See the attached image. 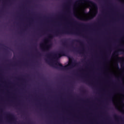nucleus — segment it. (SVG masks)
<instances>
[{"mask_svg": "<svg viewBox=\"0 0 124 124\" xmlns=\"http://www.w3.org/2000/svg\"><path fill=\"white\" fill-rule=\"evenodd\" d=\"M97 7L93 2L84 1L75 6V15L80 20H90L96 15Z\"/></svg>", "mask_w": 124, "mask_h": 124, "instance_id": "obj_1", "label": "nucleus"}, {"mask_svg": "<svg viewBox=\"0 0 124 124\" xmlns=\"http://www.w3.org/2000/svg\"><path fill=\"white\" fill-rule=\"evenodd\" d=\"M113 102L118 110H120V111H124V103H123V98L121 95H115L113 98Z\"/></svg>", "mask_w": 124, "mask_h": 124, "instance_id": "obj_2", "label": "nucleus"}, {"mask_svg": "<svg viewBox=\"0 0 124 124\" xmlns=\"http://www.w3.org/2000/svg\"><path fill=\"white\" fill-rule=\"evenodd\" d=\"M109 70L115 76L119 77L121 75L120 73V70L118 67V62H117V59H114L110 64Z\"/></svg>", "mask_w": 124, "mask_h": 124, "instance_id": "obj_3", "label": "nucleus"}, {"mask_svg": "<svg viewBox=\"0 0 124 124\" xmlns=\"http://www.w3.org/2000/svg\"><path fill=\"white\" fill-rule=\"evenodd\" d=\"M69 62L68 65H69V64H70V59H69Z\"/></svg>", "mask_w": 124, "mask_h": 124, "instance_id": "obj_4", "label": "nucleus"}]
</instances>
